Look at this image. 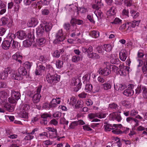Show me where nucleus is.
Instances as JSON below:
<instances>
[{"label": "nucleus", "mask_w": 147, "mask_h": 147, "mask_svg": "<svg viewBox=\"0 0 147 147\" xmlns=\"http://www.w3.org/2000/svg\"><path fill=\"white\" fill-rule=\"evenodd\" d=\"M11 96L18 100L20 98V94L18 92L12 90L11 92Z\"/></svg>", "instance_id": "nucleus-20"}, {"label": "nucleus", "mask_w": 147, "mask_h": 147, "mask_svg": "<svg viewBox=\"0 0 147 147\" xmlns=\"http://www.w3.org/2000/svg\"><path fill=\"white\" fill-rule=\"evenodd\" d=\"M11 43L10 41L8 40H4L1 45L2 48L5 50L8 49L10 46Z\"/></svg>", "instance_id": "nucleus-21"}, {"label": "nucleus", "mask_w": 147, "mask_h": 147, "mask_svg": "<svg viewBox=\"0 0 147 147\" xmlns=\"http://www.w3.org/2000/svg\"><path fill=\"white\" fill-rule=\"evenodd\" d=\"M78 10L81 13H85L88 11V9L87 7L82 6L78 8Z\"/></svg>", "instance_id": "nucleus-40"}, {"label": "nucleus", "mask_w": 147, "mask_h": 147, "mask_svg": "<svg viewBox=\"0 0 147 147\" xmlns=\"http://www.w3.org/2000/svg\"><path fill=\"white\" fill-rule=\"evenodd\" d=\"M104 47L105 50L107 52H110L112 49V47L111 45L109 44H106L104 45Z\"/></svg>", "instance_id": "nucleus-39"}, {"label": "nucleus", "mask_w": 147, "mask_h": 147, "mask_svg": "<svg viewBox=\"0 0 147 147\" xmlns=\"http://www.w3.org/2000/svg\"><path fill=\"white\" fill-rule=\"evenodd\" d=\"M18 73L22 76L24 75L26 73V71L24 68H21L18 69Z\"/></svg>", "instance_id": "nucleus-44"}, {"label": "nucleus", "mask_w": 147, "mask_h": 147, "mask_svg": "<svg viewBox=\"0 0 147 147\" xmlns=\"http://www.w3.org/2000/svg\"><path fill=\"white\" fill-rule=\"evenodd\" d=\"M116 9L114 7H113L108 11L107 13V15L108 17L113 16L115 15L116 13Z\"/></svg>", "instance_id": "nucleus-23"}, {"label": "nucleus", "mask_w": 147, "mask_h": 147, "mask_svg": "<svg viewBox=\"0 0 147 147\" xmlns=\"http://www.w3.org/2000/svg\"><path fill=\"white\" fill-rule=\"evenodd\" d=\"M80 80L79 79L77 78H74L72 79L71 81V83L72 86H75L78 83H79Z\"/></svg>", "instance_id": "nucleus-43"}, {"label": "nucleus", "mask_w": 147, "mask_h": 147, "mask_svg": "<svg viewBox=\"0 0 147 147\" xmlns=\"http://www.w3.org/2000/svg\"><path fill=\"white\" fill-rule=\"evenodd\" d=\"M96 49L98 53H101L102 55L104 53L103 47L102 45H99L96 48Z\"/></svg>", "instance_id": "nucleus-36"}, {"label": "nucleus", "mask_w": 147, "mask_h": 147, "mask_svg": "<svg viewBox=\"0 0 147 147\" xmlns=\"http://www.w3.org/2000/svg\"><path fill=\"white\" fill-rule=\"evenodd\" d=\"M53 108L54 109L57 107L58 105L61 102V98L59 97H56V98L53 99L51 102Z\"/></svg>", "instance_id": "nucleus-10"}, {"label": "nucleus", "mask_w": 147, "mask_h": 147, "mask_svg": "<svg viewBox=\"0 0 147 147\" xmlns=\"http://www.w3.org/2000/svg\"><path fill=\"white\" fill-rule=\"evenodd\" d=\"M52 56L57 58H58L60 56V53L59 50H57L54 51L52 54Z\"/></svg>", "instance_id": "nucleus-53"}, {"label": "nucleus", "mask_w": 147, "mask_h": 147, "mask_svg": "<svg viewBox=\"0 0 147 147\" xmlns=\"http://www.w3.org/2000/svg\"><path fill=\"white\" fill-rule=\"evenodd\" d=\"M88 96V94L86 93L85 92H83L79 94L78 96L80 98H86Z\"/></svg>", "instance_id": "nucleus-58"}, {"label": "nucleus", "mask_w": 147, "mask_h": 147, "mask_svg": "<svg viewBox=\"0 0 147 147\" xmlns=\"http://www.w3.org/2000/svg\"><path fill=\"white\" fill-rule=\"evenodd\" d=\"M32 44V41L30 40H24L23 42V45L25 47H28Z\"/></svg>", "instance_id": "nucleus-35"}, {"label": "nucleus", "mask_w": 147, "mask_h": 147, "mask_svg": "<svg viewBox=\"0 0 147 147\" xmlns=\"http://www.w3.org/2000/svg\"><path fill=\"white\" fill-rule=\"evenodd\" d=\"M92 89V85L89 84H86L85 90L86 92H90Z\"/></svg>", "instance_id": "nucleus-51"}, {"label": "nucleus", "mask_w": 147, "mask_h": 147, "mask_svg": "<svg viewBox=\"0 0 147 147\" xmlns=\"http://www.w3.org/2000/svg\"><path fill=\"white\" fill-rule=\"evenodd\" d=\"M13 22L9 20L7 18L2 17L0 19V26L5 25L7 24L8 27H11L12 25Z\"/></svg>", "instance_id": "nucleus-3"}, {"label": "nucleus", "mask_w": 147, "mask_h": 147, "mask_svg": "<svg viewBox=\"0 0 147 147\" xmlns=\"http://www.w3.org/2000/svg\"><path fill=\"white\" fill-rule=\"evenodd\" d=\"M62 115V113L59 111H57L54 113L53 115V117L57 119H58L60 118Z\"/></svg>", "instance_id": "nucleus-52"}, {"label": "nucleus", "mask_w": 147, "mask_h": 147, "mask_svg": "<svg viewBox=\"0 0 147 147\" xmlns=\"http://www.w3.org/2000/svg\"><path fill=\"white\" fill-rule=\"evenodd\" d=\"M19 116L21 118L27 119L28 118V112L22 110L19 114Z\"/></svg>", "instance_id": "nucleus-28"}, {"label": "nucleus", "mask_w": 147, "mask_h": 147, "mask_svg": "<svg viewBox=\"0 0 147 147\" xmlns=\"http://www.w3.org/2000/svg\"><path fill=\"white\" fill-rule=\"evenodd\" d=\"M111 73V71L108 68H105L99 71V74L104 76H107Z\"/></svg>", "instance_id": "nucleus-19"}, {"label": "nucleus", "mask_w": 147, "mask_h": 147, "mask_svg": "<svg viewBox=\"0 0 147 147\" xmlns=\"http://www.w3.org/2000/svg\"><path fill=\"white\" fill-rule=\"evenodd\" d=\"M12 57L13 59L16 61L20 63H21V59H22V56L19 52H17L12 56Z\"/></svg>", "instance_id": "nucleus-15"}, {"label": "nucleus", "mask_w": 147, "mask_h": 147, "mask_svg": "<svg viewBox=\"0 0 147 147\" xmlns=\"http://www.w3.org/2000/svg\"><path fill=\"white\" fill-rule=\"evenodd\" d=\"M126 87L125 86L121 84H117L116 85H114V88L116 90H123Z\"/></svg>", "instance_id": "nucleus-24"}, {"label": "nucleus", "mask_w": 147, "mask_h": 147, "mask_svg": "<svg viewBox=\"0 0 147 147\" xmlns=\"http://www.w3.org/2000/svg\"><path fill=\"white\" fill-rule=\"evenodd\" d=\"M56 40L59 42L63 41L64 39V37L62 30H59L56 35Z\"/></svg>", "instance_id": "nucleus-12"}, {"label": "nucleus", "mask_w": 147, "mask_h": 147, "mask_svg": "<svg viewBox=\"0 0 147 147\" xmlns=\"http://www.w3.org/2000/svg\"><path fill=\"white\" fill-rule=\"evenodd\" d=\"M6 101H2V103L4 108L9 112H12L14 110L13 107L10 104L6 102Z\"/></svg>", "instance_id": "nucleus-9"}, {"label": "nucleus", "mask_w": 147, "mask_h": 147, "mask_svg": "<svg viewBox=\"0 0 147 147\" xmlns=\"http://www.w3.org/2000/svg\"><path fill=\"white\" fill-rule=\"evenodd\" d=\"M43 107L44 109H50V108L53 109V107L52 106V104H51V102L50 103L47 102L44 103L43 105Z\"/></svg>", "instance_id": "nucleus-45"}, {"label": "nucleus", "mask_w": 147, "mask_h": 147, "mask_svg": "<svg viewBox=\"0 0 147 147\" xmlns=\"http://www.w3.org/2000/svg\"><path fill=\"white\" fill-rule=\"evenodd\" d=\"M60 76L55 74L51 75L50 74H48L46 76V79L48 82L50 84L55 83L59 81Z\"/></svg>", "instance_id": "nucleus-1"}, {"label": "nucleus", "mask_w": 147, "mask_h": 147, "mask_svg": "<svg viewBox=\"0 0 147 147\" xmlns=\"http://www.w3.org/2000/svg\"><path fill=\"white\" fill-rule=\"evenodd\" d=\"M46 129L48 130V134H49L48 137L51 139L56 138L57 135V131L54 128L47 127Z\"/></svg>", "instance_id": "nucleus-2"}, {"label": "nucleus", "mask_w": 147, "mask_h": 147, "mask_svg": "<svg viewBox=\"0 0 147 147\" xmlns=\"http://www.w3.org/2000/svg\"><path fill=\"white\" fill-rule=\"evenodd\" d=\"M130 13L131 14L132 16L134 18H137L139 15V13L137 11H136L134 10H131L130 11Z\"/></svg>", "instance_id": "nucleus-41"}, {"label": "nucleus", "mask_w": 147, "mask_h": 147, "mask_svg": "<svg viewBox=\"0 0 147 147\" xmlns=\"http://www.w3.org/2000/svg\"><path fill=\"white\" fill-rule=\"evenodd\" d=\"M11 78L14 80H20L22 79V76L19 73L12 74H11Z\"/></svg>", "instance_id": "nucleus-29"}, {"label": "nucleus", "mask_w": 147, "mask_h": 147, "mask_svg": "<svg viewBox=\"0 0 147 147\" xmlns=\"http://www.w3.org/2000/svg\"><path fill=\"white\" fill-rule=\"evenodd\" d=\"M116 112H113L109 115V118L111 120H114L115 119L116 115L117 114Z\"/></svg>", "instance_id": "nucleus-56"}, {"label": "nucleus", "mask_w": 147, "mask_h": 147, "mask_svg": "<svg viewBox=\"0 0 147 147\" xmlns=\"http://www.w3.org/2000/svg\"><path fill=\"white\" fill-rule=\"evenodd\" d=\"M8 76L7 74H5L4 71L1 72L0 73V79L2 80L6 79Z\"/></svg>", "instance_id": "nucleus-54"}, {"label": "nucleus", "mask_w": 147, "mask_h": 147, "mask_svg": "<svg viewBox=\"0 0 147 147\" xmlns=\"http://www.w3.org/2000/svg\"><path fill=\"white\" fill-rule=\"evenodd\" d=\"M44 136L48 137V133L46 132H44L39 134L38 137L40 139H43L44 138Z\"/></svg>", "instance_id": "nucleus-55"}, {"label": "nucleus", "mask_w": 147, "mask_h": 147, "mask_svg": "<svg viewBox=\"0 0 147 147\" xmlns=\"http://www.w3.org/2000/svg\"><path fill=\"white\" fill-rule=\"evenodd\" d=\"M63 62L60 60H57L56 62V65L57 67L60 69L63 66Z\"/></svg>", "instance_id": "nucleus-47"}, {"label": "nucleus", "mask_w": 147, "mask_h": 147, "mask_svg": "<svg viewBox=\"0 0 147 147\" xmlns=\"http://www.w3.org/2000/svg\"><path fill=\"white\" fill-rule=\"evenodd\" d=\"M39 60L44 63H45L49 61V58L48 56H40L39 58Z\"/></svg>", "instance_id": "nucleus-32"}, {"label": "nucleus", "mask_w": 147, "mask_h": 147, "mask_svg": "<svg viewBox=\"0 0 147 147\" xmlns=\"http://www.w3.org/2000/svg\"><path fill=\"white\" fill-rule=\"evenodd\" d=\"M38 21L36 18H31L27 24L29 27H35L38 24Z\"/></svg>", "instance_id": "nucleus-6"}, {"label": "nucleus", "mask_w": 147, "mask_h": 147, "mask_svg": "<svg viewBox=\"0 0 147 147\" xmlns=\"http://www.w3.org/2000/svg\"><path fill=\"white\" fill-rule=\"evenodd\" d=\"M32 65V63H30L28 61H26L24 63V68H25L27 69H29L31 67Z\"/></svg>", "instance_id": "nucleus-50"}, {"label": "nucleus", "mask_w": 147, "mask_h": 147, "mask_svg": "<svg viewBox=\"0 0 147 147\" xmlns=\"http://www.w3.org/2000/svg\"><path fill=\"white\" fill-rule=\"evenodd\" d=\"M96 3L92 5V8L94 9H98L103 6L101 2V0H95Z\"/></svg>", "instance_id": "nucleus-18"}, {"label": "nucleus", "mask_w": 147, "mask_h": 147, "mask_svg": "<svg viewBox=\"0 0 147 147\" xmlns=\"http://www.w3.org/2000/svg\"><path fill=\"white\" fill-rule=\"evenodd\" d=\"M126 121L127 122L131 124L134 127L138 125L139 121L136 119L131 117H129L127 118Z\"/></svg>", "instance_id": "nucleus-7"}, {"label": "nucleus", "mask_w": 147, "mask_h": 147, "mask_svg": "<svg viewBox=\"0 0 147 147\" xmlns=\"http://www.w3.org/2000/svg\"><path fill=\"white\" fill-rule=\"evenodd\" d=\"M89 34L92 37L96 38L99 36V33L97 31L93 30Z\"/></svg>", "instance_id": "nucleus-27"}, {"label": "nucleus", "mask_w": 147, "mask_h": 147, "mask_svg": "<svg viewBox=\"0 0 147 147\" xmlns=\"http://www.w3.org/2000/svg\"><path fill=\"white\" fill-rule=\"evenodd\" d=\"M45 32L44 28L42 23L36 28V32L37 35L39 36H42Z\"/></svg>", "instance_id": "nucleus-13"}, {"label": "nucleus", "mask_w": 147, "mask_h": 147, "mask_svg": "<svg viewBox=\"0 0 147 147\" xmlns=\"http://www.w3.org/2000/svg\"><path fill=\"white\" fill-rule=\"evenodd\" d=\"M115 58H113L111 60V63L112 64H118L120 62V61L119 59L116 57V56H117V55L116 56L114 55Z\"/></svg>", "instance_id": "nucleus-48"}, {"label": "nucleus", "mask_w": 147, "mask_h": 147, "mask_svg": "<svg viewBox=\"0 0 147 147\" xmlns=\"http://www.w3.org/2000/svg\"><path fill=\"white\" fill-rule=\"evenodd\" d=\"M41 87H38L37 88L36 93L34 95L32 98L33 102L35 103H37L40 100V95L39 93L40 92Z\"/></svg>", "instance_id": "nucleus-5"}, {"label": "nucleus", "mask_w": 147, "mask_h": 147, "mask_svg": "<svg viewBox=\"0 0 147 147\" xmlns=\"http://www.w3.org/2000/svg\"><path fill=\"white\" fill-rule=\"evenodd\" d=\"M71 24L80 25L82 24L83 23V22L81 20L73 18L71 20Z\"/></svg>", "instance_id": "nucleus-33"}, {"label": "nucleus", "mask_w": 147, "mask_h": 147, "mask_svg": "<svg viewBox=\"0 0 147 147\" xmlns=\"http://www.w3.org/2000/svg\"><path fill=\"white\" fill-rule=\"evenodd\" d=\"M144 65L142 67V70L144 72H146L147 70V54L145 55V57Z\"/></svg>", "instance_id": "nucleus-31"}, {"label": "nucleus", "mask_w": 147, "mask_h": 147, "mask_svg": "<svg viewBox=\"0 0 147 147\" xmlns=\"http://www.w3.org/2000/svg\"><path fill=\"white\" fill-rule=\"evenodd\" d=\"M120 70L119 74L120 75L122 76H125L127 74V72L126 70H127L128 68L127 66H125L123 65H120L119 66Z\"/></svg>", "instance_id": "nucleus-11"}, {"label": "nucleus", "mask_w": 147, "mask_h": 147, "mask_svg": "<svg viewBox=\"0 0 147 147\" xmlns=\"http://www.w3.org/2000/svg\"><path fill=\"white\" fill-rule=\"evenodd\" d=\"M16 34L18 38L21 40L24 39L26 36V34L24 31H19Z\"/></svg>", "instance_id": "nucleus-17"}, {"label": "nucleus", "mask_w": 147, "mask_h": 147, "mask_svg": "<svg viewBox=\"0 0 147 147\" xmlns=\"http://www.w3.org/2000/svg\"><path fill=\"white\" fill-rule=\"evenodd\" d=\"M124 3L126 6L130 7L132 5V1L131 0H125Z\"/></svg>", "instance_id": "nucleus-60"}, {"label": "nucleus", "mask_w": 147, "mask_h": 147, "mask_svg": "<svg viewBox=\"0 0 147 147\" xmlns=\"http://www.w3.org/2000/svg\"><path fill=\"white\" fill-rule=\"evenodd\" d=\"M8 96L7 93L4 91H0V98L2 102L4 101H7L6 98Z\"/></svg>", "instance_id": "nucleus-22"}, {"label": "nucleus", "mask_w": 147, "mask_h": 147, "mask_svg": "<svg viewBox=\"0 0 147 147\" xmlns=\"http://www.w3.org/2000/svg\"><path fill=\"white\" fill-rule=\"evenodd\" d=\"M16 37V36L14 34L11 33H9L7 35V40H8L9 41L10 40V42H11L13 40V39L15 38Z\"/></svg>", "instance_id": "nucleus-34"}, {"label": "nucleus", "mask_w": 147, "mask_h": 147, "mask_svg": "<svg viewBox=\"0 0 147 147\" xmlns=\"http://www.w3.org/2000/svg\"><path fill=\"white\" fill-rule=\"evenodd\" d=\"M134 93L133 90L130 89H126L123 92L124 94L127 96H131Z\"/></svg>", "instance_id": "nucleus-25"}, {"label": "nucleus", "mask_w": 147, "mask_h": 147, "mask_svg": "<svg viewBox=\"0 0 147 147\" xmlns=\"http://www.w3.org/2000/svg\"><path fill=\"white\" fill-rule=\"evenodd\" d=\"M88 117L91 119L95 117L102 119L105 118L106 117V114L102 113H92L88 115Z\"/></svg>", "instance_id": "nucleus-4"}, {"label": "nucleus", "mask_w": 147, "mask_h": 147, "mask_svg": "<svg viewBox=\"0 0 147 147\" xmlns=\"http://www.w3.org/2000/svg\"><path fill=\"white\" fill-rule=\"evenodd\" d=\"M117 105L113 103L109 105V109H116L117 107Z\"/></svg>", "instance_id": "nucleus-59"}, {"label": "nucleus", "mask_w": 147, "mask_h": 147, "mask_svg": "<svg viewBox=\"0 0 147 147\" xmlns=\"http://www.w3.org/2000/svg\"><path fill=\"white\" fill-rule=\"evenodd\" d=\"M46 42V40L44 38H40L37 41L38 44L40 45H43Z\"/></svg>", "instance_id": "nucleus-49"}, {"label": "nucleus", "mask_w": 147, "mask_h": 147, "mask_svg": "<svg viewBox=\"0 0 147 147\" xmlns=\"http://www.w3.org/2000/svg\"><path fill=\"white\" fill-rule=\"evenodd\" d=\"M122 125L120 127H117L114 129H112V132L114 134H119L123 133V132L121 130L120 128H121Z\"/></svg>", "instance_id": "nucleus-30"}, {"label": "nucleus", "mask_w": 147, "mask_h": 147, "mask_svg": "<svg viewBox=\"0 0 147 147\" xmlns=\"http://www.w3.org/2000/svg\"><path fill=\"white\" fill-rule=\"evenodd\" d=\"M99 9H96V10L94 12V13L98 18L101 17L103 16L102 11Z\"/></svg>", "instance_id": "nucleus-46"}, {"label": "nucleus", "mask_w": 147, "mask_h": 147, "mask_svg": "<svg viewBox=\"0 0 147 147\" xmlns=\"http://www.w3.org/2000/svg\"><path fill=\"white\" fill-rule=\"evenodd\" d=\"M78 125L77 121H74L72 122L69 126L70 129H74Z\"/></svg>", "instance_id": "nucleus-63"}, {"label": "nucleus", "mask_w": 147, "mask_h": 147, "mask_svg": "<svg viewBox=\"0 0 147 147\" xmlns=\"http://www.w3.org/2000/svg\"><path fill=\"white\" fill-rule=\"evenodd\" d=\"M142 89L143 90V95L144 97L145 98H147V88L145 87H143Z\"/></svg>", "instance_id": "nucleus-61"}, {"label": "nucleus", "mask_w": 147, "mask_h": 147, "mask_svg": "<svg viewBox=\"0 0 147 147\" xmlns=\"http://www.w3.org/2000/svg\"><path fill=\"white\" fill-rule=\"evenodd\" d=\"M87 55L88 57L90 58L96 59L100 58V56L98 54L93 52L90 53H88Z\"/></svg>", "instance_id": "nucleus-26"}, {"label": "nucleus", "mask_w": 147, "mask_h": 147, "mask_svg": "<svg viewBox=\"0 0 147 147\" xmlns=\"http://www.w3.org/2000/svg\"><path fill=\"white\" fill-rule=\"evenodd\" d=\"M52 115L51 114H49L47 113H44L41 115V117L42 118L46 119L47 117H50Z\"/></svg>", "instance_id": "nucleus-64"}, {"label": "nucleus", "mask_w": 147, "mask_h": 147, "mask_svg": "<svg viewBox=\"0 0 147 147\" xmlns=\"http://www.w3.org/2000/svg\"><path fill=\"white\" fill-rule=\"evenodd\" d=\"M77 100L75 97L73 96L71 97L70 100L68 99V102H69V104L71 105L72 106L75 105Z\"/></svg>", "instance_id": "nucleus-38"}, {"label": "nucleus", "mask_w": 147, "mask_h": 147, "mask_svg": "<svg viewBox=\"0 0 147 147\" xmlns=\"http://www.w3.org/2000/svg\"><path fill=\"white\" fill-rule=\"evenodd\" d=\"M121 124H113V126L109 124H106L104 125L105 130L106 131H110L111 129H114L117 127L121 126Z\"/></svg>", "instance_id": "nucleus-8"}, {"label": "nucleus", "mask_w": 147, "mask_h": 147, "mask_svg": "<svg viewBox=\"0 0 147 147\" xmlns=\"http://www.w3.org/2000/svg\"><path fill=\"white\" fill-rule=\"evenodd\" d=\"M30 107L29 105L27 104H24L22 106V111H26L28 112V111L30 109Z\"/></svg>", "instance_id": "nucleus-62"}, {"label": "nucleus", "mask_w": 147, "mask_h": 147, "mask_svg": "<svg viewBox=\"0 0 147 147\" xmlns=\"http://www.w3.org/2000/svg\"><path fill=\"white\" fill-rule=\"evenodd\" d=\"M127 57V53L125 50H122L119 53V57L121 61H124Z\"/></svg>", "instance_id": "nucleus-14"}, {"label": "nucleus", "mask_w": 147, "mask_h": 147, "mask_svg": "<svg viewBox=\"0 0 147 147\" xmlns=\"http://www.w3.org/2000/svg\"><path fill=\"white\" fill-rule=\"evenodd\" d=\"M82 57L79 56H74L72 57V61L75 63H77L81 60Z\"/></svg>", "instance_id": "nucleus-37"}, {"label": "nucleus", "mask_w": 147, "mask_h": 147, "mask_svg": "<svg viewBox=\"0 0 147 147\" xmlns=\"http://www.w3.org/2000/svg\"><path fill=\"white\" fill-rule=\"evenodd\" d=\"M42 26L45 29L46 32H49L51 29L52 27V25L51 23L44 22L42 23Z\"/></svg>", "instance_id": "nucleus-16"}, {"label": "nucleus", "mask_w": 147, "mask_h": 147, "mask_svg": "<svg viewBox=\"0 0 147 147\" xmlns=\"http://www.w3.org/2000/svg\"><path fill=\"white\" fill-rule=\"evenodd\" d=\"M122 23V20L118 18H116L114 20L113 22H111V23L116 24H120Z\"/></svg>", "instance_id": "nucleus-57"}, {"label": "nucleus", "mask_w": 147, "mask_h": 147, "mask_svg": "<svg viewBox=\"0 0 147 147\" xmlns=\"http://www.w3.org/2000/svg\"><path fill=\"white\" fill-rule=\"evenodd\" d=\"M102 85L103 89L105 90H107L110 89L111 87V84L107 82L103 84Z\"/></svg>", "instance_id": "nucleus-42"}]
</instances>
